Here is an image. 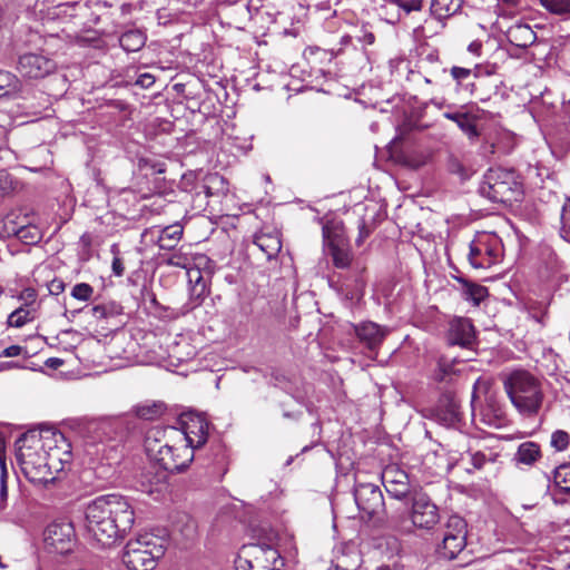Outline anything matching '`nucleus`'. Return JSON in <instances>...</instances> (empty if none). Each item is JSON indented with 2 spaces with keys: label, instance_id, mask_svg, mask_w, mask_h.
<instances>
[{
  "label": "nucleus",
  "instance_id": "a211bd4d",
  "mask_svg": "<svg viewBox=\"0 0 570 570\" xmlns=\"http://www.w3.org/2000/svg\"><path fill=\"white\" fill-rule=\"evenodd\" d=\"M474 327L468 318H456L450 323L448 342L462 347L470 346L474 341Z\"/></svg>",
  "mask_w": 570,
  "mask_h": 570
},
{
  "label": "nucleus",
  "instance_id": "09e8293b",
  "mask_svg": "<svg viewBox=\"0 0 570 570\" xmlns=\"http://www.w3.org/2000/svg\"><path fill=\"white\" fill-rule=\"evenodd\" d=\"M448 168H449L450 173L458 174L462 178H465L468 176L465 167L456 158H450L449 164H448Z\"/></svg>",
  "mask_w": 570,
  "mask_h": 570
},
{
  "label": "nucleus",
  "instance_id": "412c9836",
  "mask_svg": "<svg viewBox=\"0 0 570 570\" xmlns=\"http://www.w3.org/2000/svg\"><path fill=\"white\" fill-rule=\"evenodd\" d=\"M188 276L189 282L194 283L189 295V308L194 309L203 303L209 291L199 269L189 271Z\"/></svg>",
  "mask_w": 570,
  "mask_h": 570
},
{
  "label": "nucleus",
  "instance_id": "f257e3e1",
  "mask_svg": "<svg viewBox=\"0 0 570 570\" xmlns=\"http://www.w3.org/2000/svg\"><path fill=\"white\" fill-rule=\"evenodd\" d=\"M16 461L22 474L35 484L57 479L72 460L71 444L62 432L47 429L17 442Z\"/></svg>",
  "mask_w": 570,
  "mask_h": 570
},
{
  "label": "nucleus",
  "instance_id": "0eeeda50",
  "mask_svg": "<svg viewBox=\"0 0 570 570\" xmlns=\"http://www.w3.org/2000/svg\"><path fill=\"white\" fill-rule=\"evenodd\" d=\"M146 450L157 463L169 472H179L194 459V450L184 442L157 441L153 430L146 438Z\"/></svg>",
  "mask_w": 570,
  "mask_h": 570
},
{
  "label": "nucleus",
  "instance_id": "9d476101",
  "mask_svg": "<svg viewBox=\"0 0 570 570\" xmlns=\"http://www.w3.org/2000/svg\"><path fill=\"white\" fill-rule=\"evenodd\" d=\"M409 529L401 532H411L412 528L431 530L440 521L439 508L426 493L414 492L411 498Z\"/></svg>",
  "mask_w": 570,
  "mask_h": 570
},
{
  "label": "nucleus",
  "instance_id": "3c124183",
  "mask_svg": "<svg viewBox=\"0 0 570 570\" xmlns=\"http://www.w3.org/2000/svg\"><path fill=\"white\" fill-rule=\"evenodd\" d=\"M13 77L9 72L0 71V96L7 95L11 87Z\"/></svg>",
  "mask_w": 570,
  "mask_h": 570
},
{
  "label": "nucleus",
  "instance_id": "7c9ffc66",
  "mask_svg": "<svg viewBox=\"0 0 570 570\" xmlns=\"http://www.w3.org/2000/svg\"><path fill=\"white\" fill-rule=\"evenodd\" d=\"M13 236L26 245H36L42 239L41 229L32 224L20 226L19 229H10Z\"/></svg>",
  "mask_w": 570,
  "mask_h": 570
},
{
  "label": "nucleus",
  "instance_id": "603ef678",
  "mask_svg": "<svg viewBox=\"0 0 570 570\" xmlns=\"http://www.w3.org/2000/svg\"><path fill=\"white\" fill-rule=\"evenodd\" d=\"M155 83V77L150 73H141L136 80V85L141 88H150Z\"/></svg>",
  "mask_w": 570,
  "mask_h": 570
},
{
  "label": "nucleus",
  "instance_id": "e433bc0d",
  "mask_svg": "<svg viewBox=\"0 0 570 570\" xmlns=\"http://www.w3.org/2000/svg\"><path fill=\"white\" fill-rule=\"evenodd\" d=\"M553 479L560 490L570 492V463H564L556 468Z\"/></svg>",
  "mask_w": 570,
  "mask_h": 570
},
{
  "label": "nucleus",
  "instance_id": "dca6fc26",
  "mask_svg": "<svg viewBox=\"0 0 570 570\" xmlns=\"http://www.w3.org/2000/svg\"><path fill=\"white\" fill-rule=\"evenodd\" d=\"M354 331L360 342L371 351L376 350L390 333L387 327L370 321L355 325Z\"/></svg>",
  "mask_w": 570,
  "mask_h": 570
},
{
  "label": "nucleus",
  "instance_id": "20e7f679",
  "mask_svg": "<svg viewBox=\"0 0 570 570\" xmlns=\"http://www.w3.org/2000/svg\"><path fill=\"white\" fill-rule=\"evenodd\" d=\"M504 390L518 412L524 416L539 413L544 394L538 377L525 370H515L503 380Z\"/></svg>",
  "mask_w": 570,
  "mask_h": 570
},
{
  "label": "nucleus",
  "instance_id": "7ed1b4c3",
  "mask_svg": "<svg viewBox=\"0 0 570 570\" xmlns=\"http://www.w3.org/2000/svg\"><path fill=\"white\" fill-rule=\"evenodd\" d=\"M354 500L362 513L375 524L393 530H407V518L403 512L389 513L385 508L383 493L379 485L367 482H357L354 487Z\"/></svg>",
  "mask_w": 570,
  "mask_h": 570
},
{
  "label": "nucleus",
  "instance_id": "49530a36",
  "mask_svg": "<svg viewBox=\"0 0 570 570\" xmlns=\"http://www.w3.org/2000/svg\"><path fill=\"white\" fill-rule=\"evenodd\" d=\"M224 178L217 174H213L206 177V183L203 185L204 193L207 197H210L214 195L212 187L217 184H223Z\"/></svg>",
  "mask_w": 570,
  "mask_h": 570
},
{
  "label": "nucleus",
  "instance_id": "338daca9",
  "mask_svg": "<svg viewBox=\"0 0 570 570\" xmlns=\"http://www.w3.org/2000/svg\"><path fill=\"white\" fill-rule=\"evenodd\" d=\"M435 107H438L439 109H441L443 107V102H439V101H435V100H432L431 101Z\"/></svg>",
  "mask_w": 570,
  "mask_h": 570
},
{
  "label": "nucleus",
  "instance_id": "f03ea898",
  "mask_svg": "<svg viewBox=\"0 0 570 570\" xmlns=\"http://www.w3.org/2000/svg\"><path fill=\"white\" fill-rule=\"evenodd\" d=\"M88 532L104 546H110L129 532L135 511L127 498L107 494L91 501L85 511Z\"/></svg>",
  "mask_w": 570,
  "mask_h": 570
},
{
  "label": "nucleus",
  "instance_id": "9b49d317",
  "mask_svg": "<svg viewBox=\"0 0 570 570\" xmlns=\"http://www.w3.org/2000/svg\"><path fill=\"white\" fill-rule=\"evenodd\" d=\"M500 242L489 234H481L470 243L469 262L474 268H489L499 261Z\"/></svg>",
  "mask_w": 570,
  "mask_h": 570
},
{
  "label": "nucleus",
  "instance_id": "f704fd0d",
  "mask_svg": "<svg viewBox=\"0 0 570 570\" xmlns=\"http://www.w3.org/2000/svg\"><path fill=\"white\" fill-rule=\"evenodd\" d=\"M459 281L463 283V295L465 299L471 301L474 305H479L480 302L483 301L488 295L487 287L479 284L469 283L461 278Z\"/></svg>",
  "mask_w": 570,
  "mask_h": 570
},
{
  "label": "nucleus",
  "instance_id": "4d7b16f0",
  "mask_svg": "<svg viewBox=\"0 0 570 570\" xmlns=\"http://www.w3.org/2000/svg\"><path fill=\"white\" fill-rule=\"evenodd\" d=\"M111 268H112V273L116 276L124 275L125 266H124L122 259L118 256V253H116V255L112 258Z\"/></svg>",
  "mask_w": 570,
  "mask_h": 570
},
{
  "label": "nucleus",
  "instance_id": "473e14b6",
  "mask_svg": "<svg viewBox=\"0 0 570 570\" xmlns=\"http://www.w3.org/2000/svg\"><path fill=\"white\" fill-rule=\"evenodd\" d=\"M528 315L531 320L544 327L549 316V304L538 301H530L525 305Z\"/></svg>",
  "mask_w": 570,
  "mask_h": 570
},
{
  "label": "nucleus",
  "instance_id": "5fc2aeb1",
  "mask_svg": "<svg viewBox=\"0 0 570 570\" xmlns=\"http://www.w3.org/2000/svg\"><path fill=\"white\" fill-rule=\"evenodd\" d=\"M471 462L475 469H482L488 461L487 455L480 451L470 454Z\"/></svg>",
  "mask_w": 570,
  "mask_h": 570
},
{
  "label": "nucleus",
  "instance_id": "bf43d9fd",
  "mask_svg": "<svg viewBox=\"0 0 570 570\" xmlns=\"http://www.w3.org/2000/svg\"><path fill=\"white\" fill-rule=\"evenodd\" d=\"M79 244L83 249H89L92 244V236L89 233H85L80 236Z\"/></svg>",
  "mask_w": 570,
  "mask_h": 570
},
{
  "label": "nucleus",
  "instance_id": "4be33fe9",
  "mask_svg": "<svg viewBox=\"0 0 570 570\" xmlns=\"http://www.w3.org/2000/svg\"><path fill=\"white\" fill-rule=\"evenodd\" d=\"M254 244L272 259L278 255L282 249V240L277 233H259L255 235Z\"/></svg>",
  "mask_w": 570,
  "mask_h": 570
},
{
  "label": "nucleus",
  "instance_id": "6e6552de",
  "mask_svg": "<svg viewBox=\"0 0 570 570\" xmlns=\"http://www.w3.org/2000/svg\"><path fill=\"white\" fill-rule=\"evenodd\" d=\"M480 194L493 203L512 204L521 199V185L514 170L491 168L483 177Z\"/></svg>",
  "mask_w": 570,
  "mask_h": 570
},
{
  "label": "nucleus",
  "instance_id": "a18cd8bd",
  "mask_svg": "<svg viewBox=\"0 0 570 570\" xmlns=\"http://www.w3.org/2000/svg\"><path fill=\"white\" fill-rule=\"evenodd\" d=\"M12 189L13 185L10 175L4 170H0V198L9 195Z\"/></svg>",
  "mask_w": 570,
  "mask_h": 570
},
{
  "label": "nucleus",
  "instance_id": "aec40b11",
  "mask_svg": "<svg viewBox=\"0 0 570 570\" xmlns=\"http://www.w3.org/2000/svg\"><path fill=\"white\" fill-rule=\"evenodd\" d=\"M509 42L519 48H528L537 40V33L528 24L517 23L505 32Z\"/></svg>",
  "mask_w": 570,
  "mask_h": 570
},
{
  "label": "nucleus",
  "instance_id": "052dcab7",
  "mask_svg": "<svg viewBox=\"0 0 570 570\" xmlns=\"http://www.w3.org/2000/svg\"><path fill=\"white\" fill-rule=\"evenodd\" d=\"M366 45H373L375 41V36L372 32H365L362 39Z\"/></svg>",
  "mask_w": 570,
  "mask_h": 570
},
{
  "label": "nucleus",
  "instance_id": "423d86ee",
  "mask_svg": "<svg viewBox=\"0 0 570 570\" xmlns=\"http://www.w3.org/2000/svg\"><path fill=\"white\" fill-rule=\"evenodd\" d=\"M166 550V540L154 533L130 539L122 552V562L129 570H154Z\"/></svg>",
  "mask_w": 570,
  "mask_h": 570
},
{
  "label": "nucleus",
  "instance_id": "2f4dec72",
  "mask_svg": "<svg viewBox=\"0 0 570 570\" xmlns=\"http://www.w3.org/2000/svg\"><path fill=\"white\" fill-rule=\"evenodd\" d=\"M140 490L150 495L160 493L166 488L165 475H154L151 472H146L140 478Z\"/></svg>",
  "mask_w": 570,
  "mask_h": 570
},
{
  "label": "nucleus",
  "instance_id": "c9c22d12",
  "mask_svg": "<svg viewBox=\"0 0 570 570\" xmlns=\"http://www.w3.org/2000/svg\"><path fill=\"white\" fill-rule=\"evenodd\" d=\"M466 522L463 518L459 515H451L444 527L443 535L445 537H454V535H466Z\"/></svg>",
  "mask_w": 570,
  "mask_h": 570
},
{
  "label": "nucleus",
  "instance_id": "6ab92c4d",
  "mask_svg": "<svg viewBox=\"0 0 570 570\" xmlns=\"http://www.w3.org/2000/svg\"><path fill=\"white\" fill-rule=\"evenodd\" d=\"M444 118L455 122L458 127L468 136L469 139L475 140L480 137L479 121L481 120L478 114L471 111H446L443 114Z\"/></svg>",
  "mask_w": 570,
  "mask_h": 570
},
{
  "label": "nucleus",
  "instance_id": "8fccbe9b",
  "mask_svg": "<svg viewBox=\"0 0 570 570\" xmlns=\"http://www.w3.org/2000/svg\"><path fill=\"white\" fill-rule=\"evenodd\" d=\"M16 216L13 214H10V215H7L3 219V229H4V233L8 235V236H13V233L10 232V229H19L20 226H24L26 224H19L17 220H16Z\"/></svg>",
  "mask_w": 570,
  "mask_h": 570
},
{
  "label": "nucleus",
  "instance_id": "13d9d810",
  "mask_svg": "<svg viewBox=\"0 0 570 570\" xmlns=\"http://www.w3.org/2000/svg\"><path fill=\"white\" fill-rule=\"evenodd\" d=\"M22 350L23 348L20 345H10V346H8L7 348H4L1 352L0 356H2V357H16V356L21 355Z\"/></svg>",
  "mask_w": 570,
  "mask_h": 570
},
{
  "label": "nucleus",
  "instance_id": "39448f33",
  "mask_svg": "<svg viewBox=\"0 0 570 570\" xmlns=\"http://www.w3.org/2000/svg\"><path fill=\"white\" fill-rule=\"evenodd\" d=\"M180 428L164 426L153 429L157 441L184 442L193 450L202 448L208 439L210 424L205 415L194 412L184 413L179 419Z\"/></svg>",
  "mask_w": 570,
  "mask_h": 570
},
{
  "label": "nucleus",
  "instance_id": "72a5a7b5",
  "mask_svg": "<svg viewBox=\"0 0 570 570\" xmlns=\"http://www.w3.org/2000/svg\"><path fill=\"white\" fill-rule=\"evenodd\" d=\"M92 317L97 321L100 320H109L122 314V307L115 303L109 302L105 304H98L91 307L90 309Z\"/></svg>",
  "mask_w": 570,
  "mask_h": 570
},
{
  "label": "nucleus",
  "instance_id": "2eb2a0df",
  "mask_svg": "<svg viewBox=\"0 0 570 570\" xmlns=\"http://www.w3.org/2000/svg\"><path fill=\"white\" fill-rule=\"evenodd\" d=\"M382 482L387 493L395 499H403L410 493L409 475L395 464L383 470Z\"/></svg>",
  "mask_w": 570,
  "mask_h": 570
},
{
  "label": "nucleus",
  "instance_id": "c756f323",
  "mask_svg": "<svg viewBox=\"0 0 570 570\" xmlns=\"http://www.w3.org/2000/svg\"><path fill=\"white\" fill-rule=\"evenodd\" d=\"M463 0H433L431 11L438 19H445L456 13Z\"/></svg>",
  "mask_w": 570,
  "mask_h": 570
},
{
  "label": "nucleus",
  "instance_id": "0e129e2a",
  "mask_svg": "<svg viewBox=\"0 0 570 570\" xmlns=\"http://www.w3.org/2000/svg\"><path fill=\"white\" fill-rule=\"evenodd\" d=\"M501 3H504L509 7H517L520 0H499Z\"/></svg>",
  "mask_w": 570,
  "mask_h": 570
},
{
  "label": "nucleus",
  "instance_id": "393cba45",
  "mask_svg": "<svg viewBox=\"0 0 570 570\" xmlns=\"http://www.w3.org/2000/svg\"><path fill=\"white\" fill-rule=\"evenodd\" d=\"M540 458V445L532 441L521 443L514 454V460L524 465H533Z\"/></svg>",
  "mask_w": 570,
  "mask_h": 570
},
{
  "label": "nucleus",
  "instance_id": "69168bd1",
  "mask_svg": "<svg viewBox=\"0 0 570 570\" xmlns=\"http://www.w3.org/2000/svg\"><path fill=\"white\" fill-rule=\"evenodd\" d=\"M175 258H176L175 256H174V257H171V258L169 259V264H171V265H176V266H179V265H180V263L178 262V259H175Z\"/></svg>",
  "mask_w": 570,
  "mask_h": 570
},
{
  "label": "nucleus",
  "instance_id": "4468645a",
  "mask_svg": "<svg viewBox=\"0 0 570 570\" xmlns=\"http://www.w3.org/2000/svg\"><path fill=\"white\" fill-rule=\"evenodd\" d=\"M46 546L53 552L66 554L75 544V529L69 522H53L45 531Z\"/></svg>",
  "mask_w": 570,
  "mask_h": 570
},
{
  "label": "nucleus",
  "instance_id": "bb28decb",
  "mask_svg": "<svg viewBox=\"0 0 570 570\" xmlns=\"http://www.w3.org/2000/svg\"><path fill=\"white\" fill-rule=\"evenodd\" d=\"M166 411V405L161 401H145L137 404L134 409L135 414L142 420H156Z\"/></svg>",
  "mask_w": 570,
  "mask_h": 570
},
{
  "label": "nucleus",
  "instance_id": "1a4fd4ad",
  "mask_svg": "<svg viewBox=\"0 0 570 570\" xmlns=\"http://www.w3.org/2000/svg\"><path fill=\"white\" fill-rule=\"evenodd\" d=\"M235 564L236 570H283L284 561L271 544L250 543L242 547Z\"/></svg>",
  "mask_w": 570,
  "mask_h": 570
},
{
  "label": "nucleus",
  "instance_id": "de8ad7c7",
  "mask_svg": "<svg viewBox=\"0 0 570 570\" xmlns=\"http://www.w3.org/2000/svg\"><path fill=\"white\" fill-rule=\"evenodd\" d=\"M560 236L570 243V216L568 214L560 215Z\"/></svg>",
  "mask_w": 570,
  "mask_h": 570
},
{
  "label": "nucleus",
  "instance_id": "cd10ccee",
  "mask_svg": "<svg viewBox=\"0 0 570 570\" xmlns=\"http://www.w3.org/2000/svg\"><path fill=\"white\" fill-rule=\"evenodd\" d=\"M482 421L490 426H500L504 419L505 413L503 407L493 400H489L481 410Z\"/></svg>",
  "mask_w": 570,
  "mask_h": 570
},
{
  "label": "nucleus",
  "instance_id": "864d4df0",
  "mask_svg": "<svg viewBox=\"0 0 570 570\" xmlns=\"http://www.w3.org/2000/svg\"><path fill=\"white\" fill-rule=\"evenodd\" d=\"M48 291L51 295H59L65 291V283L62 279L55 278L48 285Z\"/></svg>",
  "mask_w": 570,
  "mask_h": 570
},
{
  "label": "nucleus",
  "instance_id": "ea45409f",
  "mask_svg": "<svg viewBox=\"0 0 570 570\" xmlns=\"http://www.w3.org/2000/svg\"><path fill=\"white\" fill-rule=\"evenodd\" d=\"M454 373L453 364L445 357H440L438 361V368L434 372V379L439 382L449 381Z\"/></svg>",
  "mask_w": 570,
  "mask_h": 570
},
{
  "label": "nucleus",
  "instance_id": "a878e982",
  "mask_svg": "<svg viewBox=\"0 0 570 570\" xmlns=\"http://www.w3.org/2000/svg\"><path fill=\"white\" fill-rule=\"evenodd\" d=\"M183 235V226L179 224L166 226L158 236V246L165 250L174 249Z\"/></svg>",
  "mask_w": 570,
  "mask_h": 570
},
{
  "label": "nucleus",
  "instance_id": "680f3d73",
  "mask_svg": "<svg viewBox=\"0 0 570 570\" xmlns=\"http://www.w3.org/2000/svg\"><path fill=\"white\" fill-rule=\"evenodd\" d=\"M47 364H48L49 366H51V367L57 368V367H59L60 365H62V360H60V358H56V357H52V358H49V360L47 361Z\"/></svg>",
  "mask_w": 570,
  "mask_h": 570
},
{
  "label": "nucleus",
  "instance_id": "6e6d98bb",
  "mask_svg": "<svg viewBox=\"0 0 570 570\" xmlns=\"http://www.w3.org/2000/svg\"><path fill=\"white\" fill-rule=\"evenodd\" d=\"M20 298L26 303V305L33 304L37 298V292L31 287L24 288L20 294Z\"/></svg>",
  "mask_w": 570,
  "mask_h": 570
},
{
  "label": "nucleus",
  "instance_id": "a19ab883",
  "mask_svg": "<svg viewBox=\"0 0 570 570\" xmlns=\"http://www.w3.org/2000/svg\"><path fill=\"white\" fill-rule=\"evenodd\" d=\"M570 443V435L563 430H557L551 435L550 444L557 451H564Z\"/></svg>",
  "mask_w": 570,
  "mask_h": 570
},
{
  "label": "nucleus",
  "instance_id": "ddd939ff",
  "mask_svg": "<svg viewBox=\"0 0 570 570\" xmlns=\"http://www.w3.org/2000/svg\"><path fill=\"white\" fill-rule=\"evenodd\" d=\"M57 69V63L41 52H28L19 56L17 71L23 78L42 79Z\"/></svg>",
  "mask_w": 570,
  "mask_h": 570
},
{
  "label": "nucleus",
  "instance_id": "c03bdc74",
  "mask_svg": "<svg viewBox=\"0 0 570 570\" xmlns=\"http://www.w3.org/2000/svg\"><path fill=\"white\" fill-rule=\"evenodd\" d=\"M387 2L402 8L405 13L421 10L420 0H387Z\"/></svg>",
  "mask_w": 570,
  "mask_h": 570
},
{
  "label": "nucleus",
  "instance_id": "b1692460",
  "mask_svg": "<svg viewBox=\"0 0 570 570\" xmlns=\"http://www.w3.org/2000/svg\"><path fill=\"white\" fill-rule=\"evenodd\" d=\"M466 535H454L442 538V543L438 548V552L444 559H454L465 547Z\"/></svg>",
  "mask_w": 570,
  "mask_h": 570
},
{
  "label": "nucleus",
  "instance_id": "37998d69",
  "mask_svg": "<svg viewBox=\"0 0 570 570\" xmlns=\"http://www.w3.org/2000/svg\"><path fill=\"white\" fill-rule=\"evenodd\" d=\"M0 508L3 509L6 507L7 498H8V488H7V479L8 472L6 468L4 461H0Z\"/></svg>",
  "mask_w": 570,
  "mask_h": 570
},
{
  "label": "nucleus",
  "instance_id": "e2e57ef3",
  "mask_svg": "<svg viewBox=\"0 0 570 570\" xmlns=\"http://www.w3.org/2000/svg\"><path fill=\"white\" fill-rule=\"evenodd\" d=\"M564 214H568V216H570V199H567V202L562 206L561 215Z\"/></svg>",
  "mask_w": 570,
  "mask_h": 570
},
{
  "label": "nucleus",
  "instance_id": "5701e85b",
  "mask_svg": "<svg viewBox=\"0 0 570 570\" xmlns=\"http://www.w3.org/2000/svg\"><path fill=\"white\" fill-rule=\"evenodd\" d=\"M450 75L456 83V91H466L473 94L474 91V79L476 73L472 69L453 66L450 69Z\"/></svg>",
  "mask_w": 570,
  "mask_h": 570
},
{
  "label": "nucleus",
  "instance_id": "c85d7f7f",
  "mask_svg": "<svg viewBox=\"0 0 570 570\" xmlns=\"http://www.w3.org/2000/svg\"><path fill=\"white\" fill-rule=\"evenodd\" d=\"M146 39V35L142 31L131 29L120 36L119 43L127 52H136L145 46Z\"/></svg>",
  "mask_w": 570,
  "mask_h": 570
},
{
  "label": "nucleus",
  "instance_id": "58836bf2",
  "mask_svg": "<svg viewBox=\"0 0 570 570\" xmlns=\"http://www.w3.org/2000/svg\"><path fill=\"white\" fill-rule=\"evenodd\" d=\"M31 320L32 316L30 309L26 307H19L9 315L8 324L12 327H22Z\"/></svg>",
  "mask_w": 570,
  "mask_h": 570
},
{
  "label": "nucleus",
  "instance_id": "f8f14e48",
  "mask_svg": "<svg viewBox=\"0 0 570 570\" xmlns=\"http://www.w3.org/2000/svg\"><path fill=\"white\" fill-rule=\"evenodd\" d=\"M323 238L328 247L333 264L337 268H347L352 263V253L344 235L343 227L338 224L326 223L323 226Z\"/></svg>",
  "mask_w": 570,
  "mask_h": 570
},
{
  "label": "nucleus",
  "instance_id": "774afa93",
  "mask_svg": "<svg viewBox=\"0 0 570 570\" xmlns=\"http://www.w3.org/2000/svg\"><path fill=\"white\" fill-rule=\"evenodd\" d=\"M121 101H115V104L112 106L117 107V108H121Z\"/></svg>",
  "mask_w": 570,
  "mask_h": 570
},
{
  "label": "nucleus",
  "instance_id": "79ce46f5",
  "mask_svg": "<svg viewBox=\"0 0 570 570\" xmlns=\"http://www.w3.org/2000/svg\"><path fill=\"white\" fill-rule=\"evenodd\" d=\"M94 294V288L87 283H78L72 287L71 296L79 301H89Z\"/></svg>",
  "mask_w": 570,
  "mask_h": 570
},
{
  "label": "nucleus",
  "instance_id": "f3484780",
  "mask_svg": "<svg viewBox=\"0 0 570 570\" xmlns=\"http://www.w3.org/2000/svg\"><path fill=\"white\" fill-rule=\"evenodd\" d=\"M435 416L448 426L455 425L461 421L460 403L455 395L451 393L441 395L435 407Z\"/></svg>",
  "mask_w": 570,
  "mask_h": 570
},
{
  "label": "nucleus",
  "instance_id": "4c0bfd02",
  "mask_svg": "<svg viewBox=\"0 0 570 570\" xmlns=\"http://www.w3.org/2000/svg\"><path fill=\"white\" fill-rule=\"evenodd\" d=\"M540 4L553 14L570 13V0H539Z\"/></svg>",
  "mask_w": 570,
  "mask_h": 570
}]
</instances>
